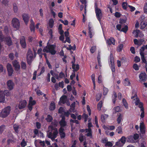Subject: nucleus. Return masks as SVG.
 Wrapping results in <instances>:
<instances>
[{
  "label": "nucleus",
  "mask_w": 147,
  "mask_h": 147,
  "mask_svg": "<svg viewBox=\"0 0 147 147\" xmlns=\"http://www.w3.org/2000/svg\"><path fill=\"white\" fill-rule=\"evenodd\" d=\"M49 127L51 128V131L47 132V136L53 141L57 137L58 132L57 129L54 128L53 126H50Z\"/></svg>",
  "instance_id": "f257e3e1"
},
{
  "label": "nucleus",
  "mask_w": 147,
  "mask_h": 147,
  "mask_svg": "<svg viewBox=\"0 0 147 147\" xmlns=\"http://www.w3.org/2000/svg\"><path fill=\"white\" fill-rule=\"evenodd\" d=\"M55 45H50L46 46L44 48L43 51L44 52L50 53L51 55H54L56 53V51L55 50Z\"/></svg>",
  "instance_id": "f03ea898"
},
{
  "label": "nucleus",
  "mask_w": 147,
  "mask_h": 147,
  "mask_svg": "<svg viewBox=\"0 0 147 147\" xmlns=\"http://www.w3.org/2000/svg\"><path fill=\"white\" fill-rule=\"evenodd\" d=\"M11 111V107L8 106L5 107L0 113V117L3 118H5L10 114Z\"/></svg>",
  "instance_id": "7ed1b4c3"
},
{
  "label": "nucleus",
  "mask_w": 147,
  "mask_h": 147,
  "mask_svg": "<svg viewBox=\"0 0 147 147\" xmlns=\"http://www.w3.org/2000/svg\"><path fill=\"white\" fill-rule=\"evenodd\" d=\"M94 7L96 18L100 22L102 17V11L100 8H98V5L96 3H94Z\"/></svg>",
  "instance_id": "20e7f679"
},
{
  "label": "nucleus",
  "mask_w": 147,
  "mask_h": 147,
  "mask_svg": "<svg viewBox=\"0 0 147 147\" xmlns=\"http://www.w3.org/2000/svg\"><path fill=\"white\" fill-rule=\"evenodd\" d=\"M109 61V66L112 72L113 76H114V73L115 71L114 58L113 54L111 53L110 54Z\"/></svg>",
  "instance_id": "39448f33"
},
{
  "label": "nucleus",
  "mask_w": 147,
  "mask_h": 147,
  "mask_svg": "<svg viewBox=\"0 0 147 147\" xmlns=\"http://www.w3.org/2000/svg\"><path fill=\"white\" fill-rule=\"evenodd\" d=\"M12 24L13 27L17 29H18L20 26L19 20L16 18H13L12 20Z\"/></svg>",
  "instance_id": "423d86ee"
},
{
  "label": "nucleus",
  "mask_w": 147,
  "mask_h": 147,
  "mask_svg": "<svg viewBox=\"0 0 147 147\" xmlns=\"http://www.w3.org/2000/svg\"><path fill=\"white\" fill-rule=\"evenodd\" d=\"M7 88L9 90H12L14 87L15 84L11 80H8L7 82Z\"/></svg>",
  "instance_id": "0eeeda50"
},
{
  "label": "nucleus",
  "mask_w": 147,
  "mask_h": 147,
  "mask_svg": "<svg viewBox=\"0 0 147 147\" xmlns=\"http://www.w3.org/2000/svg\"><path fill=\"white\" fill-rule=\"evenodd\" d=\"M7 68L9 76H11L13 73V70L11 65L9 63H8L7 65Z\"/></svg>",
  "instance_id": "6e6552de"
},
{
  "label": "nucleus",
  "mask_w": 147,
  "mask_h": 147,
  "mask_svg": "<svg viewBox=\"0 0 147 147\" xmlns=\"http://www.w3.org/2000/svg\"><path fill=\"white\" fill-rule=\"evenodd\" d=\"M27 102L25 100H21L20 102L18 107L20 109L24 108L26 106Z\"/></svg>",
  "instance_id": "1a4fd4ad"
},
{
  "label": "nucleus",
  "mask_w": 147,
  "mask_h": 147,
  "mask_svg": "<svg viewBox=\"0 0 147 147\" xmlns=\"http://www.w3.org/2000/svg\"><path fill=\"white\" fill-rule=\"evenodd\" d=\"M13 66L15 68V70L16 71H18L20 69V65L17 60H15L12 63Z\"/></svg>",
  "instance_id": "9d476101"
},
{
  "label": "nucleus",
  "mask_w": 147,
  "mask_h": 147,
  "mask_svg": "<svg viewBox=\"0 0 147 147\" xmlns=\"http://www.w3.org/2000/svg\"><path fill=\"white\" fill-rule=\"evenodd\" d=\"M20 43L21 47L25 49L26 46L25 38L24 36H22L20 40Z\"/></svg>",
  "instance_id": "9b49d317"
},
{
  "label": "nucleus",
  "mask_w": 147,
  "mask_h": 147,
  "mask_svg": "<svg viewBox=\"0 0 147 147\" xmlns=\"http://www.w3.org/2000/svg\"><path fill=\"white\" fill-rule=\"evenodd\" d=\"M22 17L25 24L27 25L29 21V16L28 14L24 13L22 14Z\"/></svg>",
  "instance_id": "f8f14e48"
},
{
  "label": "nucleus",
  "mask_w": 147,
  "mask_h": 147,
  "mask_svg": "<svg viewBox=\"0 0 147 147\" xmlns=\"http://www.w3.org/2000/svg\"><path fill=\"white\" fill-rule=\"evenodd\" d=\"M139 78L141 81L145 82L146 79V75L145 73H141L139 76Z\"/></svg>",
  "instance_id": "ddd939ff"
},
{
  "label": "nucleus",
  "mask_w": 147,
  "mask_h": 147,
  "mask_svg": "<svg viewBox=\"0 0 147 147\" xmlns=\"http://www.w3.org/2000/svg\"><path fill=\"white\" fill-rule=\"evenodd\" d=\"M33 57L32 51L29 49L28 50L27 54V59L32 60Z\"/></svg>",
  "instance_id": "4468645a"
},
{
  "label": "nucleus",
  "mask_w": 147,
  "mask_h": 147,
  "mask_svg": "<svg viewBox=\"0 0 147 147\" xmlns=\"http://www.w3.org/2000/svg\"><path fill=\"white\" fill-rule=\"evenodd\" d=\"M6 43V44L9 46H10L12 44V42L10 37L9 36H6L3 40Z\"/></svg>",
  "instance_id": "2eb2a0df"
},
{
  "label": "nucleus",
  "mask_w": 147,
  "mask_h": 147,
  "mask_svg": "<svg viewBox=\"0 0 147 147\" xmlns=\"http://www.w3.org/2000/svg\"><path fill=\"white\" fill-rule=\"evenodd\" d=\"M64 129L61 128L59 129V134L61 139L64 138L65 137V134L64 132Z\"/></svg>",
  "instance_id": "dca6fc26"
},
{
  "label": "nucleus",
  "mask_w": 147,
  "mask_h": 147,
  "mask_svg": "<svg viewBox=\"0 0 147 147\" xmlns=\"http://www.w3.org/2000/svg\"><path fill=\"white\" fill-rule=\"evenodd\" d=\"M107 43L109 45H110L112 44L115 45V40L114 38L111 37L107 41Z\"/></svg>",
  "instance_id": "f3484780"
},
{
  "label": "nucleus",
  "mask_w": 147,
  "mask_h": 147,
  "mask_svg": "<svg viewBox=\"0 0 147 147\" xmlns=\"http://www.w3.org/2000/svg\"><path fill=\"white\" fill-rule=\"evenodd\" d=\"M5 100V97L3 91L0 90V102H4Z\"/></svg>",
  "instance_id": "a211bd4d"
},
{
  "label": "nucleus",
  "mask_w": 147,
  "mask_h": 147,
  "mask_svg": "<svg viewBox=\"0 0 147 147\" xmlns=\"http://www.w3.org/2000/svg\"><path fill=\"white\" fill-rule=\"evenodd\" d=\"M67 97L66 95L62 96L60 98V102L63 104H65L67 101Z\"/></svg>",
  "instance_id": "6ab92c4d"
},
{
  "label": "nucleus",
  "mask_w": 147,
  "mask_h": 147,
  "mask_svg": "<svg viewBox=\"0 0 147 147\" xmlns=\"http://www.w3.org/2000/svg\"><path fill=\"white\" fill-rule=\"evenodd\" d=\"M144 123L142 122L140 123V129L141 132L142 134H144L145 133V131L144 130Z\"/></svg>",
  "instance_id": "aec40b11"
},
{
  "label": "nucleus",
  "mask_w": 147,
  "mask_h": 147,
  "mask_svg": "<svg viewBox=\"0 0 147 147\" xmlns=\"http://www.w3.org/2000/svg\"><path fill=\"white\" fill-rule=\"evenodd\" d=\"M59 124L60 126L59 129H64L63 127L66 126L67 125V122L66 121H60L59 122Z\"/></svg>",
  "instance_id": "412c9836"
},
{
  "label": "nucleus",
  "mask_w": 147,
  "mask_h": 147,
  "mask_svg": "<svg viewBox=\"0 0 147 147\" xmlns=\"http://www.w3.org/2000/svg\"><path fill=\"white\" fill-rule=\"evenodd\" d=\"M56 108L55 104L54 102H51L50 104L49 109L50 111H53Z\"/></svg>",
  "instance_id": "4be33fe9"
},
{
  "label": "nucleus",
  "mask_w": 147,
  "mask_h": 147,
  "mask_svg": "<svg viewBox=\"0 0 147 147\" xmlns=\"http://www.w3.org/2000/svg\"><path fill=\"white\" fill-rule=\"evenodd\" d=\"M108 115H107L104 114V115H102L101 116L100 119L101 121L103 123H104L105 121V117H107Z\"/></svg>",
  "instance_id": "5701e85b"
},
{
  "label": "nucleus",
  "mask_w": 147,
  "mask_h": 147,
  "mask_svg": "<svg viewBox=\"0 0 147 147\" xmlns=\"http://www.w3.org/2000/svg\"><path fill=\"white\" fill-rule=\"evenodd\" d=\"M123 84L125 86H130V83L128 78H126L125 79Z\"/></svg>",
  "instance_id": "b1692460"
},
{
  "label": "nucleus",
  "mask_w": 147,
  "mask_h": 147,
  "mask_svg": "<svg viewBox=\"0 0 147 147\" xmlns=\"http://www.w3.org/2000/svg\"><path fill=\"white\" fill-rule=\"evenodd\" d=\"M117 97V95L116 93L114 92L113 93V95L112 96V101L114 104H115V103Z\"/></svg>",
  "instance_id": "393cba45"
},
{
  "label": "nucleus",
  "mask_w": 147,
  "mask_h": 147,
  "mask_svg": "<svg viewBox=\"0 0 147 147\" xmlns=\"http://www.w3.org/2000/svg\"><path fill=\"white\" fill-rule=\"evenodd\" d=\"M103 103V101L101 100L100 101L98 104L97 105V108L99 111H100L101 110V108L102 107Z\"/></svg>",
  "instance_id": "a878e982"
},
{
  "label": "nucleus",
  "mask_w": 147,
  "mask_h": 147,
  "mask_svg": "<svg viewBox=\"0 0 147 147\" xmlns=\"http://www.w3.org/2000/svg\"><path fill=\"white\" fill-rule=\"evenodd\" d=\"M54 21L53 19L51 18L49 20V27L52 28L53 27L54 24Z\"/></svg>",
  "instance_id": "bb28decb"
},
{
  "label": "nucleus",
  "mask_w": 147,
  "mask_h": 147,
  "mask_svg": "<svg viewBox=\"0 0 147 147\" xmlns=\"http://www.w3.org/2000/svg\"><path fill=\"white\" fill-rule=\"evenodd\" d=\"M13 129L16 133H18V129L19 128V126L18 124H15L13 126Z\"/></svg>",
  "instance_id": "cd10ccee"
},
{
  "label": "nucleus",
  "mask_w": 147,
  "mask_h": 147,
  "mask_svg": "<svg viewBox=\"0 0 147 147\" xmlns=\"http://www.w3.org/2000/svg\"><path fill=\"white\" fill-rule=\"evenodd\" d=\"M122 102L123 105L124 106L125 108L127 109L128 108V104L126 100V99L123 98L122 99Z\"/></svg>",
  "instance_id": "c85d7f7f"
},
{
  "label": "nucleus",
  "mask_w": 147,
  "mask_h": 147,
  "mask_svg": "<svg viewBox=\"0 0 147 147\" xmlns=\"http://www.w3.org/2000/svg\"><path fill=\"white\" fill-rule=\"evenodd\" d=\"M146 49L145 47V45H144L141 47L140 50V55H144V51Z\"/></svg>",
  "instance_id": "c756f323"
},
{
  "label": "nucleus",
  "mask_w": 147,
  "mask_h": 147,
  "mask_svg": "<svg viewBox=\"0 0 147 147\" xmlns=\"http://www.w3.org/2000/svg\"><path fill=\"white\" fill-rule=\"evenodd\" d=\"M91 77L93 84V88L94 89H95L96 86L95 82V74H92L91 76Z\"/></svg>",
  "instance_id": "7c9ffc66"
},
{
  "label": "nucleus",
  "mask_w": 147,
  "mask_h": 147,
  "mask_svg": "<svg viewBox=\"0 0 147 147\" xmlns=\"http://www.w3.org/2000/svg\"><path fill=\"white\" fill-rule=\"evenodd\" d=\"M103 94L104 96L107 95L109 91V89L107 88H106L104 86H103Z\"/></svg>",
  "instance_id": "2f4dec72"
},
{
  "label": "nucleus",
  "mask_w": 147,
  "mask_h": 147,
  "mask_svg": "<svg viewBox=\"0 0 147 147\" xmlns=\"http://www.w3.org/2000/svg\"><path fill=\"white\" fill-rule=\"evenodd\" d=\"M147 25V23L144 22H142L140 24V28L141 29H144L146 26Z\"/></svg>",
  "instance_id": "473e14b6"
},
{
  "label": "nucleus",
  "mask_w": 147,
  "mask_h": 147,
  "mask_svg": "<svg viewBox=\"0 0 147 147\" xmlns=\"http://www.w3.org/2000/svg\"><path fill=\"white\" fill-rule=\"evenodd\" d=\"M46 119L47 121L50 122H52L53 120V118L52 116H51L50 115H47V117Z\"/></svg>",
  "instance_id": "72a5a7b5"
},
{
  "label": "nucleus",
  "mask_w": 147,
  "mask_h": 147,
  "mask_svg": "<svg viewBox=\"0 0 147 147\" xmlns=\"http://www.w3.org/2000/svg\"><path fill=\"white\" fill-rule=\"evenodd\" d=\"M21 68L22 69L24 70L26 69V64L25 62L23 61H22L21 63Z\"/></svg>",
  "instance_id": "f704fd0d"
},
{
  "label": "nucleus",
  "mask_w": 147,
  "mask_h": 147,
  "mask_svg": "<svg viewBox=\"0 0 147 147\" xmlns=\"http://www.w3.org/2000/svg\"><path fill=\"white\" fill-rule=\"evenodd\" d=\"M119 140L122 144L123 145L125 143L126 141V138L125 136H123Z\"/></svg>",
  "instance_id": "c9c22d12"
},
{
  "label": "nucleus",
  "mask_w": 147,
  "mask_h": 147,
  "mask_svg": "<svg viewBox=\"0 0 147 147\" xmlns=\"http://www.w3.org/2000/svg\"><path fill=\"white\" fill-rule=\"evenodd\" d=\"M116 131H117L119 134H121L122 133V129L121 126H119L116 129Z\"/></svg>",
  "instance_id": "e433bc0d"
},
{
  "label": "nucleus",
  "mask_w": 147,
  "mask_h": 147,
  "mask_svg": "<svg viewBox=\"0 0 147 147\" xmlns=\"http://www.w3.org/2000/svg\"><path fill=\"white\" fill-rule=\"evenodd\" d=\"M5 37L1 31L0 30V40L1 41H3L5 39Z\"/></svg>",
  "instance_id": "4c0bfd02"
},
{
  "label": "nucleus",
  "mask_w": 147,
  "mask_h": 147,
  "mask_svg": "<svg viewBox=\"0 0 147 147\" xmlns=\"http://www.w3.org/2000/svg\"><path fill=\"white\" fill-rule=\"evenodd\" d=\"M102 96L101 93H99L96 95V100L97 102L100 99Z\"/></svg>",
  "instance_id": "58836bf2"
},
{
  "label": "nucleus",
  "mask_w": 147,
  "mask_h": 147,
  "mask_svg": "<svg viewBox=\"0 0 147 147\" xmlns=\"http://www.w3.org/2000/svg\"><path fill=\"white\" fill-rule=\"evenodd\" d=\"M13 10L14 13H17L18 11V7L16 3L13 4Z\"/></svg>",
  "instance_id": "ea45409f"
},
{
  "label": "nucleus",
  "mask_w": 147,
  "mask_h": 147,
  "mask_svg": "<svg viewBox=\"0 0 147 147\" xmlns=\"http://www.w3.org/2000/svg\"><path fill=\"white\" fill-rule=\"evenodd\" d=\"M123 45L122 44H120L117 48V51L118 52H120L122 50L123 48Z\"/></svg>",
  "instance_id": "a19ab883"
},
{
  "label": "nucleus",
  "mask_w": 147,
  "mask_h": 147,
  "mask_svg": "<svg viewBox=\"0 0 147 147\" xmlns=\"http://www.w3.org/2000/svg\"><path fill=\"white\" fill-rule=\"evenodd\" d=\"M128 30V27L127 26H125L124 27L122 28L121 30V31L125 33H126Z\"/></svg>",
  "instance_id": "79ce46f5"
},
{
  "label": "nucleus",
  "mask_w": 147,
  "mask_h": 147,
  "mask_svg": "<svg viewBox=\"0 0 147 147\" xmlns=\"http://www.w3.org/2000/svg\"><path fill=\"white\" fill-rule=\"evenodd\" d=\"M122 116L121 115V114H120L118 117L117 118V123L118 124H119L121 123L122 119Z\"/></svg>",
  "instance_id": "37998d69"
},
{
  "label": "nucleus",
  "mask_w": 147,
  "mask_h": 147,
  "mask_svg": "<svg viewBox=\"0 0 147 147\" xmlns=\"http://www.w3.org/2000/svg\"><path fill=\"white\" fill-rule=\"evenodd\" d=\"M113 145V144L109 141H107L105 144V146L106 147H111Z\"/></svg>",
  "instance_id": "c03bdc74"
},
{
  "label": "nucleus",
  "mask_w": 147,
  "mask_h": 147,
  "mask_svg": "<svg viewBox=\"0 0 147 147\" xmlns=\"http://www.w3.org/2000/svg\"><path fill=\"white\" fill-rule=\"evenodd\" d=\"M140 56H141V59L142 61V62L146 64L147 63V62L146 60V59H145L144 55H140Z\"/></svg>",
  "instance_id": "a18cd8bd"
},
{
  "label": "nucleus",
  "mask_w": 147,
  "mask_h": 147,
  "mask_svg": "<svg viewBox=\"0 0 147 147\" xmlns=\"http://www.w3.org/2000/svg\"><path fill=\"white\" fill-rule=\"evenodd\" d=\"M134 100H135V104L136 105H138L141 102H140V99L138 97H136V99H134Z\"/></svg>",
  "instance_id": "49530a36"
},
{
  "label": "nucleus",
  "mask_w": 147,
  "mask_h": 147,
  "mask_svg": "<svg viewBox=\"0 0 147 147\" xmlns=\"http://www.w3.org/2000/svg\"><path fill=\"white\" fill-rule=\"evenodd\" d=\"M3 92L5 96V95L7 96H9L10 95V93L8 90H5L4 91H3Z\"/></svg>",
  "instance_id": "de8ad7c7"
},
{
  "label": "nucleus",
  "mask_w": 147,
  "mask_h": 147,
  "mask_svg": "<svg viewBox=\"0 0 147 147\" xmlns=\"http://www.w3.org/2000/svg\"><path fill=\"white\" fill-rule=\"evenodd\" d=\"M20 145L22 147H24L27 145V143L25 141V140L23 139Z\"/></svg>",
  "instance_id": "09e8293b"
},
{
  "label": "nucleus",
  "mask_w": 147,
  "mask_h": 147,
  "mask_svg": "<svg viewBox=\"0 0 147 147\" xmlns=\"http://www.w3.org/2000/svg\"><path fill=\"white\" fill-rule=\"evenodd\" d=\"M133 139L134 138H133V136H130L128 137L127 141L128 142H131L133 141Z\"/></svg>",
  "instance_id": "8fccbe9b"
},
{
  "label": "nucleus",
  "mask_w": 147,
  "mask_h": 147,
  "mask_svg": "<svg viewBox=\"0 0 147 147\" xmlns=\"http://www.w3.org/2000/svg\"><path fill=\"white\" fill-rule=\"evenodd\" d=\"M96 50V46H93L91 47V49H90V51L91 53H93Z\"/></svg>",
  "instance_id": "3c124183"
},
{
  "label": "nucleus",
  "mask_w": 147,
  "mask_h": 147,
  "mask_svg": "<svg viewBox=\"0 0 147 147\" xmlns=\"http://www.w3.org/2000/svg\"><path fill=\"white\" fill-rule=\"evenodd\" d=\"M134 32L136 34L135 37V38H138V36L140 32V31L139 30H136L135 31L134 30Z\"/></svg>",
  "instance_id": "603ef678"
},
{
  "label": "nucleus",
  "mask_w": 147,
  "mask_h": 147,
  "mask_svg": "<svg viewBox=\"0 0 147 147\" xmlns=\"http://www.w3.org/2000/svg\"><path fill=\"white\" fill-rule=\"evenodd\" d=\"M9 0H3L2 1V3L3 4H4L5 6H7L8 5Z\"/></svg>",
  "instance_id": "864d4df0"
},
{
  "label": "nucleus",
  "mask_w": 147,
  "mask_h": 147,
  "mask_svg": "<svg viewBox=\"0 0 147 147\" xmlns=\"http://www.w3.org/2000/svg\"><path fill=\"white\" fill-rule=\"evenodd\" d=\"M133 68L136 71L138 70L139 69V67L137 64L134 63L133 66Z\"/></svg>",
  "instance_id": "5fc2aeb1"
},
{
  "label": "nucleus",
  "mask_w": 147,
  "mask_h": 147,
  "mask_svg": "<svg viewBox=\"0 0 147 147\" xmlns=\"http://www.w3.org/2000/svg\"><path fill=\"white\" fill-rule=\"evenodd\" d=\"M5 125H2L0 126V133H2L5 129Z\"/></svg>",
  "instance_id": "6e6d98bb"
},
{
  "label": "nucleus",
  "mask_w": 147,
  "mask_h": 147,
  "mask_svg": "<svg viewBox=\"0 0 147 147\" xmlns=\"http://www.w3.org/2000/svg\"><path fill=\"white\" fill-rule=\"evenodd\" d=\"M137 95L136 93L135 92H132V96L131 97V99H133L135 97H137Z\"/></svg>",
  "instance_id": "4d7b16f0"
},
{
  "label": "nucleus",
  "mask_w": 147,
  "mask_h": 147,
  "mask_svg": "<svg viewBox=\"0 0 147 147\" xmlns=\"http://www.w3.org/2000/svg\"><path fill=\"white\" fill-rule=\"evenodd\" d=\"M122 7L123 9H126L127 8V4L126 2H123L122 4Z\"/></svg>",
  "instance_id": "13d9d810"
},
{
  "label": "nucleus",
  "mask_w": 147,
  "mask_h": 147,
  "mask_svg": "<svg viewBox=\"0 0 147 147\" xmlns=\"http://www.w3.org/2000/svg\"><path fill=\"white\" fill-rule=\"evenodd\" d=\"M140 58L138 56H136L134 57V61L136 63H138L140 61Z\"/></svg>",
  "instance_id": "bf43d9fd"
},
{
  "label": "nucleus",
  "mask_w": 147,
  "mask_h": 147,
  "mask_svg": "<svg viewBox=\"0 0 147 147\" xmlns=\"http://www.w3.org/2000/svg\"><path fill=\"white\" fill-rule=\"evenodd\" d=\"M79 139L80 142H82L84 141V136L82 134H80V135Z\"/></svg>",
  "instance_id": "052dcab7"
},
{
  "label": "nucleus",
  "mask_w": 147,
  "mask_h": 147,
  "mask_svg": "<svg viewBox=\"0 0 147 147\" xmlns=\"http://www.w3.org/2000/svg\"><path fill=\"white\" fill-rule=\"evenodd\" d=\"M139 138V135L137 133H136V134H134V136H133V138H134V139L135 140H137Z\"/></svg>",
  "instance_id": "680f3d73"
},
{
  "label": "nucleus",
  "mask_w": 147,
  "mask_h": 147,
  "mask_svg": "<svg viewBox=\"0 0 147 147\" xmlns=\"http://www.w3.org/2000/svg\"><path fill=\"white\" fill-rule=\"evenodd\" d=\"M59 87H61L62 88H63L64 87V82L63 81H62L61 82H59L58 84Z\"/></svg>",
  "instance_id": "e2e57ef3"
},
{
  "label": "nucleus",
  "mask_w": 147,
  "mask_h": 147,
  "mask_svg": "<svg viewBox=\"0 0 147 147\" xmlns=\"http://www.w3.org/2000/svg\"><path fill=\"white\" fill-rule=\"evenodd\" d=\"M144 11L145 13H147V2L145 3L144 8Z\"/></svg>",
  "instance_id": "0e129e2a"
},
{
  "label": "nucleus",
  "mask_w": 147,
  "mask_h": 147,
  "mask_svg": "<svg viewBox=\"0 0 147 147\" xmlns=\"http://www.w3.org/2000/svg\"><path fill=\"white\" fill-rule=\"evenodd\" d=\"M9 57L10 59L12 60L14 58V54L12 53H10L9 55Z\"/></svg>",
  "instance_id": "69168bd1"
},
{
  "label": "nucleus",
  "mask_w": 147,
  "mask_h": 147,
  "mask_svg": "<svg viewBox=\"0 0 147 147\" xmlns=\"http://www.w3.org/2000/svg\"><path fill=\"white\" fill-rule=\"evenodd\" d=\"M30 27L31 32H34L35 28L34 25H30Z\"/></svg>",
  "instance_id": "338daca9"
},
{
  "label": "nucleus",
  "mask_w": 147,
  "mask_h": 147,
  "mask_svg": "<svg viewBox=\"0 0 147 147\" xmlns=\"http://www.w3.org/2000/svg\"><path fill=\"white\" fill-rule=\"evenodd\" d=\"M121 14L120 13L118 12H116L115 14V17L119 18L121 17Z\"/></svg>",
  "instance_id": "774afa93"
}]
</instances>
